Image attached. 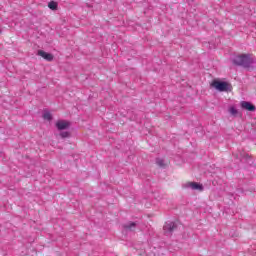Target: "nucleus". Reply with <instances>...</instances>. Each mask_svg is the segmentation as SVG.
Wrapping results in <instances>:
<instances>
[{"instance_id": "obj_1", "label": "nucleus", "mask_w": 256, "mask_h": 256, "mask_svg": "<svg viewBox=\"0 0 256 256\" xmlns=\"http://www.w3.org/2000/svg\"><path fill=\"white\" fill-rule=\"evenodd\" d=\"M234 63L235 65H240L241 67L249 69V67L256 63V59L249 54H242L234 58Z\"/></svg>"}, {"instance_id": "obj_2", "label": "nucleus", "mask_w": 256, "mask_h": 256, "mask_svg": "<svg viewBox=\"0 0 256 256\" xmlns=\"http://www.w3.org/2000/svg\"><path fill=\"white\" fill-rule=\"evenodd\" d=\"M214 89H216L217 91L223 92V91H229V83L227 82H221L218 80H214L211 84Z\"/></svg>"}, {"instance_id": "obj_3", "label": "nucleus", "mask_w": 256, "mask_h": 256, "mask_svg": "<svg viewBox=\"0 0 256 256\" xmlns=\"http://www.w3.org/2000/svg\"><path fill=\"white\" fill-rule=\"evenodd\" d=\"M177 229V224L175 222H166L164 224L163 230L166 237H169L173 234V231Z\"/></svg>"}, {"instance_id": "obj_4", "label": "nucleus", "mask_w": 256, "mask_h": 256, "mask_svg": "<svg viewBox=\"0 0 256 256\" xmlns=\"http://www.w3.org/2000/svg\"><path fill=\"white\" fill-rule=\"evenodd\" d=\"M183 187L185 189H192V191H203V185L196 182H187Z\"/></svg>"}, {"instance_id": "obj_5", "label": "nucleus", "mask_w": 256, "mask_h": 256, "mask_svg": "<svg viewBox=\"0 0 256 256\" xmlns=\"http://www.w3.org/2000/svg\"><path fill=\"white\" fill-rule=\"evenodd\" d=\"M70 125L71 124L67 120H58L56 122V128L58 129V131H64V129H69Z\"/></svg>"}, {"instance_id": "obj_6", "label": "nucleus", "mask_w": 256, "mask_h": 256, "mask_svg": "<svg viewBox=\"0 0 256 256\" xmlns=\"http://www.w3.org/2000/svg\"><path fill=\"white\" fill-rule=\"evenodd\" d=\"M240 106L242 109H245L246 111H255L256 107L251 102L242 101L240 103Z\"/></svg>"}, {"instance_id": "obj_7", "label": "nucleus", "mask_w": 256, "mask_h": 256, "mask_svg": "<svg viewBox=\"0 0 256 256\" xmlns=\"http://www.w3.org/2000/svg\"><path fill=\"white\" fill-rule=\"evenodd\" d=\"M38 55L40 57H43V59H46V61H53V54H49L43 50H39Z\"/></svg>"}, {"instance_id": "obj_8", "label": "nucleus", "mask_w": 256, "mask_h": 256, "mask_svg": "<svg viewBox=\"0 0 256 256\" xmlns=\"http://www.w3.org/2000/svg\"><path fill=\"white\" fill-rule=\"evenodd\" d=\"M229 113L233 117H237V115H239V110H237V108H235V106H232L229 108Z\"/></svg>"}, {"instance_id": "obj_9", "label": "nucleus", "mask_w": 256, "mask_h": 256, "mask_svg": "<svg viewBox=\"0 0 256 256\" xmlns=\"http://www.w3.org/2000/svg\"><path fill=\"white\" fill-rule=\"evenodd\" d=\"M135 227H136L135 222H130L124 226V229H126V231H133Z\"/></svg>"}, {"instance_id": "obj_10", "label": "nucleus", "mask_w": 256, "mask_h": 256, "mask_svg": "<svg viewBox=\"0 0 256 256\" xmlns=\"http://www.w3.org/2000/svg\"><path fill=\"white\" fill-rule=\"evenodd\" d=\"M43 119H45L46 121H51V119H53V116L51 115V112H49V111H44V113H43Z\"/></svg>"}, {"instance_id": "obj_11", "label": "nucleus", "mask_w": 256, "mask_h": 256, "mask_svg": "<svg viewBox=\"0 0 256 256\" xmlns=\"http://www.w3.org/2000/svg\"><path fill=\"white\" fill-rule=\"evenodd\" d=\"M48 7H49V9H51L52 11L57 10V2H55V1L49 2Z\"/></svg>"}, {"instance_id": "obj_12", "label": "nucleus", "mask_w": 256, "mask_h": 256, "mask_svg": "<svg viewBox=\"0 0 256 256\" xmlns=\"http://www.w3.org/2000/svg\"><path fill=\"white\" fill-rule=\"evenodd\" d=\"M237 159H247V157H249V154H240L239 156H236Z\"/></svg>"}, {"instance_id": "obj_13", "label": "nucleus", "mask_w": 256, "mask_h": 256, "mask_svg": "<svg viewBox=\"0 0 256 256\" xmlns=\"http://www.w3.org/2000/svg\"><path fill=\"white\" fill-rule=\"evenodd\" d=\"M156 163H157V165H159V167H163V165H165V163L163 162V160H161V159H156Z\"/></svg>"}, {"instance_id": "obj_14", "label": "nucleus", "mask_w": 256, "mask_h": 256, "mask_svg": "<svg viewBox=\"0 0 256 256\" xmlns=\"http://www.w3.org/2000/svg\"><path fill=\"white\" fill-rule=\"evenodd\" d=\"M60 136L62 137V139H66V137H69V132H61Z\"/></svg>"}]
</instances>
